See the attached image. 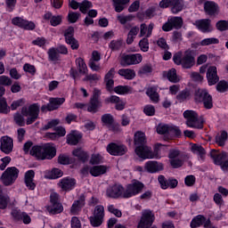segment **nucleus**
I'll use <instances>...</instances> for the list:
<instances>
[{"label": "nucleus", "mask_w": 228, "mask_h": 228, "mask_svg": "<svg viewBox=\"0 0 228 228\" xmlns=\"http://www.w3.org/2000/svg\"><path fill=\"white\" fill-rule=\"evenodd\" d=\"M164 76H167L170 83H179L180 81L179 77H177V69H175V68H172L171 69H169L167 72V75H165L164 73Z\"/></svg>", "instance_id": "41"}, {"label": "nucleus", "mask_w": 228, "mask_h": 228, "mask_svg": "<svg viewBox=\"0 0 228 228\" xmlns=\"http://www.w3.org/2000/svg\"><path fill=\"white\" fill-rule=\"evenodd\" d=\"M144 168L149 174H158L165 168L163 163L155 160H149L145 163Z\"/></svg>", "instance_id": "23"}, {"label": "nucleus", "mask_w": 228, "mask_h": 228, "mask_svg": "<svg viewBox=\"0 0 228 228\" xmlns=\"http://www.w3.org/2000/svg\"><path fill=\"white\" fill-rule=\"evenodd\" d=\"M202 225L204 228L211 227V219L207 218L204 215H198L194 216L190 223L191 228H199L202 227Z\"/></svg>", "instance_id": "14"}, {"label": "nucleus", "mask_w": 228, "mask_h": 228, "mask_svg": "<svg viewBox=\"0 0 228 228\" xmlns=\"http://www.w3.org/2000/svg\"><path fill=\"white\" fill-rule=\"evenodd\" d=\"M153 70H154V69H152V64L147 63V64H144L139 69V74H142V76H151V74H152Z\"/></svg>", "instance_id": "54"}, {"label": "nucleus", "mask_w": 228, "mask_h": 228, "mask_svg": "<svg viewBox=\"0 0 228 228\" xmlns=\"http://www.w3.org/2000/svg\"><path fill=\"white\" fill-rule=\"evenodd\" d=\"M191 151L193 154H197L200 159H204V156H206V150L204 147H202V145L192 144Z\"/></svg>", "instance_id": "42"}, {"label": "nucleus", "mask_w": 228, "mask_h": 228, "mask_svg": "<svg viewBox=\"0 0 228 228\" xmlns=\"http://www.w3.org/2000/svg\"><path fill=\"white\" fill-rule=\"evenodd\" d=\"M76 163V159L70 158L67 155H59L58 157V164L59 165H72Z\"/></svg>", "instance_id": "45"}, {"label": "nucleus", "mask_w": 228, "mask_h": 228, "mask_svg": "<svg viewBox=\"0 0 228 228\" xmlns=\"http://www.w3.org/2000/svg\"><path fill=\"white\" fill-rule=\"evenodd\" d=\"M104 102L105 104H115V110H117V111L126 110V102L117 95H110L105 98Z\"/></svg>", "instance_id": "21"}, {"label": "nucleus", "mask_w": 228, "mask_h": 228, "mask_svg": "<svg viewBox=\"0 0 228 228\" xmlns=\"http://www.w3.org/2000/svg\"><path fill=\"white\" fill-rule=\"evenodd\" d=\"M161 147H163V144L157 142L153 147V151L151 148V159H161Z\"/></svg>", "instance_id": "36"}, {"label": "nucleus", "mask_w": 228, "mask_h": 228, "mask_svg": "<svg viewBox=\"0 0 228 228\" xmlns=\"http://www.w3.org/2000/svg\"><path fill=\"white\" fill-rule=\"evenodd\" d=\"M46 211L50 215H60L63 213V204L60 201V194L58 192H52L50 194V200L46 206Z\"/></svg>", "instance_id": "6"}, {"label": "nucleus", "mask_w": 228, "mask_h": 228, "mask_svg": "<svg viewBox=\"0 0 228 228\" xmlns=\"http://www.w3.org/2000/svg\"><path fill=\"white\" fill-rule=\"evenodd\" d=\"M47 179H60L63 177V171L60 168L53 167L47 175Z\"/></svg>", "instance_id": "47"}, {"label": "nucleus", "mask_w": 228, "mask_h": 228, "mask_svg": "<svg viewBox=\"0 0 228 228\" xmlns=\"http://www.w3.org/2000/svg\"><path fill=\"white\" fill-rule=\"evenodd\" d=\"M170 129V125H167V124H164V125H159L157 126V133L158 134H164V140H167L168 138V131Z\"/></svg>", "instance_id": "46"}, {"label": "nucleus", "mask_w": 228, "mask_h": 228, "mask_svg": "<svg viewBox=\"0 0 228 228\" xmlns=\"http://www.w3.org/2000/svg\"><path fill=\"white\" fill-rule=\"evenodd\" d=\"M101 120L102 124H104V126H109L113 125V122H115V118H113V115L110 113H106L102 116Z\"/></svg>", "instance_id": "52"}, {"label": "nucleus", "mask_w": 228, "mask_h": 228, "mask_svg": "<svg viewBox=\"0 0 228 228\" xmlns=\"http://www.w3.org/2000/svg\"><path fill=\"white\" fill-rule=\"evenodd\" d=\"M0 151L4 154H12L13 152V138L9 135H3L0 138Z\"/></svg>", "instance_id": "16"}, {"label": "nucleus", "mask_w": 228, "mask_h": 228, "mask_svg": "<svg viewBox=\"0 0 228 228\" xmlns=\"http://www.w3.org/2000/svg\"><path fill=\"white\" fill-rule=\"evenodd\" d=\"M12 24L17 28H20V29H25V31H33L37 28L35 22L19 16L12 19Z\"/></svg>", "instance_id": "10"}, {"label": "nucleus", "mask_w": 228, "mask_h": 228, "mask_svg": "<svg viewBox=\"0 0 228 228\" xmlns=\"http://www.w3.org/2000/svg\"><path fill=\"white\" fill-rule=\"evenodd\" d=\"M143 188H145V184L142 182L134 179L131 183L126 184L123 197L124 199H133V197L140 195L143 191Z\"/></svg>", "instance_id": "5"}, {"label": "nucleus", "mask_w": 228, "mask_h": 228, "mask_svg": "<svg viewBox=\"0 0 228 228\" xmlns=\"http://www.w3.org/2000/svg\"><path fill=\"white\" fill-rule=\"evenodd\" d=\"M90 8H94V4L91 1L83 0L82 3H80L79 11L84 15H86V13H88V10H90Z\"/></svg>", "instance_id": "49"}, {"label": "nucleus", "mask_w": 228, "mask_h": 228, "mask_svg": "<svg viewBox=\"0 0 228 228\" xmlns=\"http://www.w3.org/2000/svg\"><path fill=\"white\" fill-rule=\"evenodd\" d=\"M174 29H181L183 28V18L174 16L169 19Z\"/></svg>", "instance_id": "51"}, {"label": "nucleus", "mask_w": 228, "mask_h": 228, "mask_svg": "<svg viewBox=\"0 0 228 228\" xmlns=\"http://www.w3.org/2000/svg\"><path fill=\"white\" fill-rule=\"evenodd\" d=\"M193 25L201 33H212V31H213V25H211V20H209V19L197 20L193 23Z\"/></svg>", "instance_id": "19"}, {"label": "nucleus", "mask_w": 228, "mask_h": 228, "mask_svg": "<svg viewBox=\"0 0 228 228\" xmlns=\"http://www.w3.org/2000/svg\"><path fill=\"white\" fill-rule=\"evenodd\" d=\"M84 206H86V196L85 195V193H82L78 196L77 200L73 201V204L70 208L71 215H79Z\"/></svg>", "instance_id": "17"}, {"label": "nucleus", "mask_w": 228, "mask_h": 228, "mask_svg": "<svg viewBox=\"0 0 228 228\" xmlns=\"http://www.w3.org/2000/svg\"><path fill=\"white\" fill-rule=\"evenodd\" d=\"M193 95L196 104H203L205 110H213V96L207 89H195Z\"/></svg>", "instance_id": "3"}, {"label": "nucleus", "mask_w": 228, "mask_h": 228, "mask_svg": "<svg viewBox=\"0 0 228 228\" xmlns=\"http://www.w3.org/2000/svg\"><path fill=\"white\" fill-rule=\"evenodd\" d=\"M106 172H108V167L105 165L93 166L89 170V174L93 177H100V175H104Z\"/></svg>", "instance_id": "28"}, {"label": "nucleus", "mask_w": 228, "mask_h": 228, "mask_svg": "<svg viewBox=\"0 0 228 228\" xmlns=\"http://www.w3.org/2000/svg\"><path fill=\"white\" fill-rule=\"evenodd\" d=\"M74 33H75L74 27L72 26L68 27L63 32L64 40L67 41V40H69L70 38H74Z\"/></svg>", "instance_id": "63"}, {"label": "nucleus", "mask_w": 228, "mask_h": 228, "mask_svg": "<svg viewBox=\"0 0 228 228\" xmlns=\"http://www.w3.org/2000/svg\"><path fill=\"white\" fill-rule=\"evenodd\" d=\"M10 204V197L8 195L0 194V209H6Z\"/></svg>", "instance_id": "60"}, {"label": "nucleus", "mask_w": 228, "mask_h": 228, "mask_svg": "<svg viewBox=\"0 0 228 228\" xmlns=\"http://www.w3.org/2000/svg\"><path fill=\"white\" fill-rule=\"evenodd\" d=\"M143 57L141 53H123L120 57L119 63L121 67H131L142 63Z\"/></svg>", "instance_id": "8"}, {"label": "nucleus", "mask_w": 228, "mask_h": 228, "mask_svg": "<svg viewBox=\"0 0 228 228\" xmlns=\"http://www.w3.org/2000/svg\"><path fill=\"white\" fill-rule=\"evenodd\" d=\"M134 152L141 159H151V147L146 144L136 146Z\"/></svg>", "instance_id": "25"}, {"label": "nucleus", "mask_w": 228, "mask_h": 228, "mask_svg": "<svg viewBox=\"0 0 228 228\" xmlns=\"http://www.w3.org/2000/svg\"><path fill=\"white\" fill-rule=\"evenodd\" d=\"M184 8V1L183 0H174L173 4L171 5V12L175 15H177L180 12H183Z\"/></svg>", "instance_id": "38"}, {"label": "nucleus", "mask_w": 228, "mask_h": 228, "mask_svg": "<svg viewBox=\"0 0 228 228\" xmlns=\"http://www.w3.org/2000/svg\"><path fill=\"white\" fill-rule=\"evenodd\" d=\"M130 2L131 0H112V6L117 13H121Z\"/></svg>", "instance_id": "31"}, {"label": "nucleus", "mask_w": 228, "mask_h": 228, "mask_svg": "<svg viewBox=\"0 0 228 228\" xmlns=\"http://www.w3.org/2000/svg\"><path fill=\"white\" fill-rule=\"evenodd\" d=\"M75 63L77 67L79 74H86L88 72V68L86 67V63L85 62V60L81 57H78L76 59Z\"/></svg>", "instance_id": "39"}, {"label": "nucleus", "mask_w": 228, "mask_h": 228, "mask_svg": "<svg viewBox=\"0 0 228 228\" xmlns=\"http://www.w3.org/2000/svg\"><path fill=\"white\" fill-rule=\"evenodd\" d=\"M56 157V148L51 143L43 144V161L45 159H53Z\"/></svg>", "instance_id": "24"}, {"label": "nucleus", "mask_w": 228, "mask_h": 228, "mask_svg": "<svg viewBox=\"0 0 228 228\" xmlns=\"http://www.w3.org/2000/svg\"><path fill=\"white\" fill-rule=\"evenodd\" d=\"M60 125V119H52L42 127V131H49V129H55L56 126Z\"/></svg>", "instance_id": "59"}, {"label": "nucleus", "mask_w": 228, "mask_h": 228, "mask_svg": "<svg viewBox=\"0 0 228 228\" xmlns=\"http://www.w3.org/2000/svg\"><path fill=\"white\" fill-rule=\"evenodd\" d=\"M119 76H122L125 79H134L136 77V73L134 72V69H121L118 72Z\"/></svg>", "instance_id": "37"}, {"label": "nucleus", "mask_w": 228, "mask_h": 228, "mask_svg": "<svg viewBox=\"0 0 228 228\" xmlns=\"http://www.w3.org/2000/svg\"><path fill=\"white\" fill-rule=\"evenodd\" d=\"M100 108H102V102H101V90L94 89L87 105V111L88 113H97Z\"/></svg>", "instance_id": "9"}, {"label": "nucleus", "mask_w": 228, "mask_h": 228, "mask_svg": "<svg viewBox=\"0 0 228 228\" xmlns=\"http://www.w3.org/2000/svg\"><path fill=\"white\" fill-rule=\"evenodd\" d=\"M220 44V39L216 37H207L201 40V46L216 45Z\"/></svg>", "instance_id": "50"}, {"label": "nucleus", "mask_w": 228, "mask_h": 228, "mask_svg": "<svg viewBox=\"0 0 228 228\" xmlns=\"http://www.w3.org/2000/svg\"><path fill=\"white\" fill-rule=\"evenodd\" d=\"M134 143L135 147H140L147 143V138L145 137V133L142 131H137L134 135Z\"/></svg>", "instance_id": "33"}, {"label": "nucleus", "mask_w": 228, "mask_h": 228, "mask_svg": "<svg viewBox=\"0 0 228 228\" xmlns=\"http://www.w3.org/2000/svg\"><path fill=\"white\" fill-rule=\"evenodd\" d=\"M10 113V106L4 97L0 98V114L8 115Z\"/></svg>", "instance_id": "48"}, {"label": "nucleus", "mask_w": 228, "mask_h": 228, "mask_svg": "<svg viewBox=\"0 0 228 228\" xmlns=\"http://www.w3.org/2000/svg\"><path fill=\"white\" fill-rule=\"evenodd\" d=\"M142 111L146 117H154L156 115V108L152 104L145 105Z\"/></svg>", "instance_id": "56"}, {"label": "nucleus", "mask_w": 228, "mask_h": 228, "mask_svg": "<svg viewBox=\"0 0 228 228\" xmlns=\"http://www.w3.org/2000/svg\"><path fill=\"white\" fill-rule=\"evenodd\" d=\"M96 216L97 218H102V220H104V206L97 205L94 208V216Z\"/></svg>", "instance_id": "58"}, {"label": "nucleus", "mask_w": 228, "mask_h": 228, "mask_svg": "<svg viewBox=\"0 0 228 228\" xmlns=\"http://www.w3.org/2000/svg\"><path fill=\"white\" fill-rule=\"evenodd\" d=\"M134 17L135 16L133 14H128L126 16L118 15V22H120V24L124 25V24H127V22H131V20H133V19H134Z\"/></svg>", "instance_id": "64"}, {"label": "nucleus", "mask_w": 228, "mask_h": 228, "mask_svg": "<svg viewBox=\"0 0 228 228\" xmlns=\"http://www.w3.org/2000/svg\"><path fill=\"white\" fill-rule=\"evenodd\" d=\"M173 61L175 65H181L182 69H190L195 67V51L186 50L183 52H177L173 55Z\"/></svg>", "instance_id": "2"}, {"label": "nucleus", "mask_w": 228, "mask_h": 228, "mask_svg": "<svg viewBox=\"0 0 228 228\" xmlns=\"http://www.w3.org/2000/svg\"><path fill=\"white\" fill-rule=\"evenodd\" d=\"M76 178H70V177H64L60 180L59 182V187L62 190V191H72L74 188H76Z\"/></svg>", "instance_id": "20"}, {"label": "nucleus", "mask_w": 228, "mask_h": 228, "mask_svg": "<svg viewBox=\"0 0 228 228\" xmlns=\"http://www.w3.org/2000/svg\"><path fill=\"white\" fill-rule=\"evenodd\" d=\"M72 156L77 158L78 161H81V163H86V161H88L90 159V155L87 153V151H85V150L81 148L73 150Z\"/></svg>", "instance_id": "29"}, {"label": "nucleus", "mask_w": 228, "mask_h": 228, "mask_svg": "<svg viewBox=\"0 0 228 228\" xmlns=\"http://www.w3.org/2000/svg\"><path fill=\"white\" fill-rule=\"evenodd\" d=\"M89 222L92 227H101L102 225V222H104V219H102L101 217H96L95 216H91L89 217Z\"/></svg>", "instance_id": "57"}, {"label": "nucleus", "mask_w": 228, "mask_h": 228, "mask_svg": "<svg viewBox=\"0 0 228 228\" xmlns=\"http://www.w3.org/2000/svg\"><path fill=\"white\" fill-rule=\"evenodd\" d=\"M63 22V16L61 15H53L52 16V20H50V25L53 26V28H56V26H60Z\"/></svg>", "instance_id": "61"}, {"label": "nucleus", "mask_w": 228, "mask_h": 228, "mask_svg": "<svg viewBox=\"0 0 228 228\" xmlns=\"http://www.w3.org/2000/svg\"><path fill=\"white\" fill-rule=\"evenodd\" d=\"M207 79L208 83V86H213L216 85L218 81H220V77H218V71L216 69V66H210L207 70Z\"/></svg>", "instance_id": "22"}, {"label": "nucleus", "mask_w": 228, "mask_h": 228, "mask_svg": "<svg viewBox=\"0 0 228 228\" xmlns=\"http://www.w3.org/2000/svg\"><path fill=\"white\" fill-rule=\"evenodd\" d=\"M126 189L122 184L115 183L107 189V196L110 199H124Z\"/></svg>", "instance_id": "15"}, {"label": "nucleus", "mask_w": 228, "mask_h": 228, "mask_svg": "<svg viewBox=\"0 0 228 228\" xmlns=\"http://www.w3.org/2000/svg\"><path fill=\"white\" fill-rule=\"evenodd\" d=\"M24 117H27V119H24ZM40 117V104L32 103L28 107L23 106L21 108V113L15 112L13 114V120L16 126L20 127H24V126H31L38 120Z\"/></svg>", "instance_id": "1"}, {"label": "nucleus", "mask_w": 228, "mask_h": 228, "mask_svg": "<svg viewBox=\"0 0 228 228\" xmlns=\"http://www.w3.org/2000/svg\"><path fill=\"white\" fill-rule=\"evenodd\" d=\"M210 158L213 159L214 163L219 167L222 162L227 158V153L218 152L216 150H212L210 151Z\"/></svg>", "instance_id": "30"}, {"label": "nucleus", "mask_w": 228, "mask_h": 228, "mask_svg": "<svg viewBox=\"0 0 228 228\" xmlns=\"http://www.w3.org/2000/svg\"><path fill=\"white\" fill-rule=\"evenodd\" d=\"M183 118H185L187 127L191 129H204V120L199 118V114L195 110H184Z\"/></svg>", "instance_id": "4"}, {"label": "nucleus", "mask_w": 228, "mask_h": 228, "mask_svg": "<svg viewBox=\"0 0 228 228\" xmlns=\"http://www.w3.org/2000/svg\"><path fill=\"white\" fill-rule=\"evenodd\" d=\"M154 220H156V216L151 210H145L141 219L137 224V228H150L152 227V224H154Z\"/></svg>", "instance_id": "12"}, {"label": "nucleus", "mask_w": 228, "mask_h": 228, "mask_svg": "<svg viewBox=\"0 0 228 228\" xmlns=\"http://www.w3.org/2000/svg\"><path fill=\"white\" fill-rule=\"evenodd\" d=\"M203 9L208 17H216L220 13V6L215 1H206Z\"/></svg>", "instance_id": "18"}, {"label": "nucleus", "mask_w": 228, "mask_h": 228, "mask_svg": "<svg viewBox=\"0 0 228 228\" xmlns=\"http://www.w3.org/2000/svg\"><path fill=\"white\" fill-rule=\"evenodd\" d=\"M228 140V133L225 130L221 132L220 135L216 136V142L219 147H224Z\"/></svg>", "instance_id": "44"}, {"label": "nucleus", "mask_w": 228, "mask_h": 228, "mask_svg": "<svg viewBox=\"0 0 228 228\" xmlns=\"http://www.w3.org/2000/svg\"><path fill=\"white\" fill-rule=\"evenodd\" d=\"M81 138H83V134L76 130H72L66 136V143H68V145H77Z\"/></svg>", "instance_id": "27"}, {"label": "nucleus", "mask_w": 228, "mask_h": 228, "mask_svg": "<svg viewBox=\"0 0 228 228\" xmlns=\"http://www.w3.org/2000/svg\"><path fill=\"white\" fill-rule=\"evenodd\" d=\"M48 61H60V53H58V48L51 47L47 51Z\"/></svg>", "instance_id": "40"}, {"label": "nucleus", "mask_w": 228, "mask_h": 228, "mask_svg": "<svg viewBox=\"0 0 228 228\" xmlns=\"http://www.w3.org/2000/svg\"><path fill=\"white\" fill-rule=\"evenodd\" d=\"M30 156H33L34 158L44 161V145H34L30 150Z\"/></svg>", "instance_id": "34"}, {"label": "nucleus", "mask_w": 228, "mask_h": 228, "mask_svg": "<svg viewBox=\"0 0 228 228\" xmlns=\"http://www.w3.org/2000/svg\"><path fill=\"white\" fill-rule=\"evenodd\" d=\"M159 86L153 85L146 89V95L155 104L159 102V93H158Z\"/></svg>", "instance_id": "26"}, {"label": "nucleus", "mask_w": 228, "mask_h": 228, "mask_svg": "<svg viewBox=\"0 0 228 228\" xmlns=\"http://www.w3.org/2000/svg\"><path fill=\"white\" fill-rule=\"evenodd\" d=\"M20 172L19 168L15 167H7L0 177L4 186H12L19 178Z\"/></svg>", "instance_id": "7"}, {"label": "nucleus", "mask_w": 228, "mask_h": 228, "mask_svg": "<svg viewBox=\"0 0 228 228\" xmlns=\"http://www.w3.org/2000/svg\"><path fill=\"white\" fill-rule=\"evenodd\" d=\"M113 92L118 95H131L133 87L131 86H118L114 87Z\"/></svg>", "instance_id": "32"}, {"label": "nucleus", "mask_w": 228, "mask_h": 228, "mask_svg": "<svg viewBox=\"0 0 228 228\" xmlns=\"http://www.w3.org/2000/svg\"><path fill=\"white\" fill-rule=\"evenodd\" d=\"M216 28L218 31H227L228 21L225 20H220L216 23Z\"/></svg>", "instance_id": "62"}, {"label": "nucleus", "mask_w": 228, "mask_h": 228, "mask_svg": "<svg viewBox=\"0 0 228 228\" xmlns=\"http://www.w3.org/2000/svg\"><path fill=\"white\" fill-rule=\"evenodd\" d=\"M183 134V132L181 129L176 126H169V131H168V140H174V138H181Z\"/></svg>", "instance_id": "35"}, {"label": "nucleus", "mask_w": 228, "mask_h": 228, "mask_svg": "<svg viewBox=\"0 0 228 228\" xmlns=\"http://www.w3.org/2000/svg\"><path fill=\"white\" fill-rule=\"evenodd\" d=\"M123 45H124V40H122L121 38L114 39V40L110 41V43L109 44V48L114 52L120 51V49H122Z\"/></svg>", "instance_id": "43"}, {"label": "nucleus", "mask_w": 228, "mask_h": 228, "mask_svg": "<svg viewBox=\"0 0 228 228\" xmlns=\"http://www.w3.org/2000/svg\"><path fill=\"white\" fill-rule=\"evenodd\" d=\"M65 102V98L50 97L46 105H42L41 111H56Z\"/></svg>", "instance_id": "13"}, {"label": "nucleus", "mask_w": 228, "mask_h": 228, "mask_svg": "<svg viewBox=\"0 0 228 228\" xmlns=\"http://www.w3.org/2000/svg\"><path fill=\"white\" fill-rule=\"evenodd\" d=\"M24 104H26V99L20 98L13 101L9 108L11 111H15L17 109L24 106Z\"/></svg>", "instance_id": "53"}, {"label": "nucleus", "mask_w": 228, "mask_h": 228, "mask_svg": "<svg viewBox=\"0 0 228 228\" xmlns=\"http://www.w3.org/2000/svg\"><path fill=\"white\" fill-rule=\"evenodd\" d=\"M106 151L110 154V156H126L128 149L125 144L110 142L107 145Z\"/></svg>", "instance_id": "11"}, {"label": "nucleus", "mask_w": 228, "mask_h": 228, "mask_svg": "<svg viewBox=\"0 0 228 228\" xmlns=\"http://www.w3.org/2000/svg\"><path fill=\"white\" fill-rule=\"evenodd\" d=\"M190 95H191V93H190V90L183 89L176 95V99L177 101H179V102H184L186 99H189Z\"/></svg>", "instance_id": "55"}]
</instances>
